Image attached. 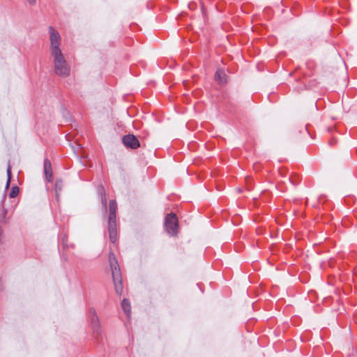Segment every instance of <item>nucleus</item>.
<instances>
[{
    "mask_svg": "<svg viewBox=\"0 0 357 357\" xmlns=\"http://www.w3.org/2000/svg\"><path fill=\"white\" fill-rule=\"evenodd\" d=\"M109 262L111 268L115 291L117 294L121 295L123 292L121 273L117 259L112 252L109 253Z\"/></svg>",
    "mask_w": 357,
    "mask_h": 357,
    "instance_id": "nucleus-1",
    "label": "nucleus"
},
{
    "mask_svg": "<svg viewBox=\"0 0 357 357\" xmlns=\"http://www.w3.org/2000/svg\"><path fill=\"white\" fill-rule=\"evenodd\" d=\"M117 210V204L115 200H111L109 205V218H108V231L109 239L112 243H115L117 241V227L116 213Z\"/></svg>",
    "mask_w": 357,
    "mask_h": 357,
    "instance_id": "nucleus-2",
    "label": "nucleus"
},
{
    "mask_svg": "<svg viewBox=\"0 0 357 357\" xmlns=\"http://www.w3.org/2000/svg\"><path fill=\"white\" fill-rule=\"evenodd\" d=\"M51 54L54 58L55 73L59 76H68L70 73V67L61 51L53 52Z\"/></svg>",
    "mask_w": 357,
    "mask_h": 357,
    "instance_id": "nucleus-3",
    "label": "nucleus"
},
{
    "mask_svg": "<svg viewBox=\"0 0 357 357\" xmlns=\"http://www.w3.org/2000/svg\"><path fill=\"white\" fill-rule=\"evenodd\" d=\"M167 232L171 236H176L178 231V219L176 214L172 213L167 215L165 220Z\"/></svg>",
    "mask_w": 357,
    "mask_h": 357,
    "instance_id": "nucleus-4",
    "label": "nucleus"
},
{
    "mask_svg": "<svg viewBox=\"0 0 357 357\" xmlns=\"http://www.w3.org/2000/svg\"><path fill=\"white\" fill-rule=\"evenodd\" d=\"M49 33L51 53L61 51L59 48L61 44V36L59 33L52 26L49 27Z\"/></svg>",
    "mask_w": 357,
    "mask_h": 357,
    "instance_id": "nucleus-5",
    "label": "nucleus"
},
{
    "mask_svg": "<svg viewBox=\"0 0 357 357\" xmlns=\"http://www.w3.org/2000/svg\"><path fill=\"white\" fill-rule=\"evenodd\" d=\"M90 312L91 314V328L93 330V334L95 336L98 337V336L101 335V334H102V329H101L99 319H98V318L96 314V312L93 309H91Z\"/></svg>",
    "mask_w": 357,
    "mask_h": 357,
    "instance_id": "nucleus-6",
    "label": "nucleus"
},
{
    "mask_svg": "<svg viewBox=\"0 0 357 357\" xmlns=\"http://www.w3.org/2000/svg\"><path fill=\"white\" fill-rule=\"evenodd\" d=\"M123 144L132 149H135L140 146L139 142L134 135H127L123 137Z\"/></svg>",
    "mask_w": 357,
    "mask_h": 357,
    "instance_id": "nucleus-7",
    "label": "nucleus"
},
{
    "mask_svg": "<svg viewBox=\"0 0 357 357\" xmlns=\"http://www.w3.org/2000/svg\"><path fill=\"white\" fill-rule=\"evenodd\" d=\"M215 80L220 84L223 85L227 83V75L222 69L217 70L215 74Z\"/></svg>",
    "mask_w": 357,
    "mask_h": 357,
    "instance_id": "nucleus-8",
    "label": "nucleus"
},
{
    "mask_svg": "<svg viewBox=\"0 0 357 357\" xmlns=\"http://www.w3.org/2000/svg\"><path fill=\"white\" fill-rule=\"evenodd\" d=\"M44 171L47 180L50 181L52 177V171L51 162L47 159L44 161Z\"/></svg>",
    "mask_w": 357,
    "mask_h": 357,
    "instance_id": "nucleus-9",
    "label": "nucleus"
},
{
    "mask_svg": "<svg viewBox=\"0 0 357 357\" xmlns=\"http://www.w3.org/2000/svg\"><path fill=\"white\" fill-rule=\"evenodd\" d=\"M121 307H122L124 313L127 316V317L130 318V314H131V307H130V303L128 299L124 298L122 301Z\"/></svg>",
    "mask_w": 357,
    "mask_h": 357,
    "instance_id": "nucleus-10",
    "label": "nucleus"
},
{
    "mask_svg": "<svg viewBox=\"0 0 357 357\" xmlns=\"http://www.w3.org/2000/svg\"><path fill=\"white\" fill-rule=\"evenodd\" d=\"M63 188V182L61 180H56L55 183V192L56 195V197L59 196V192L62 190Z\"/></svg>",
    "mask_w": 357,
    "mask_h": 357,
    "instance_id": "nucleus-11",
    "label": "nucleus"
},
{
    "mask_svg": "<svg viewBox=\"0 0 357 357\" xmlns=\"http://www.w3.org/2000/svg\"><path fill=\"white\" fill-rule=\"evenodd\" d=\"M18 192H19V188L17 187L13 188V189L10 193V197H15L17 196Z\"/></svg>",
    "mask_w": 357,
    "mask_h": 357,
    "instance_id": "nucleus-12",
    "label": "nucleus"
},
{
    "mask_svg": "<svg viewBox=\"0 0 357 357\" xmlns=\"http://www.w3.org/2000/svg\"><path fill=\"white\" fill-rule=\"evenodd\" d=\"M101 202L102 204V206H103L104 208L106 209L107 198H106L105 195H102V197H101Z\"/></svg>",
    "mask_w": 357,
    "mask_h": 357,
    "instance_id": "nucleus-13",
    "label": "nucleus"
},
{
    "mask_svg": "<svg viewBox=\"0 0 357 357\" xmlns=\"http://www.w3.org/2000/svg\"><path fill=\"white\" fill-rule=\"evenodd\" d=\"M7 174H8V183L9 181H10V166H8V167L7 169Z\"/></svg>",
    "mask_w": 357,
    "mask_h": 357,
    "instance_id": "nucleus-14",
    "label": "nucleus"
},
{
    "mask_svg": "<svg viewBox=\"0 0 357 357\" xmlns=\"http://www.w3.org/2000/svg\"><path fill=\"white\" fill-rule=\"evenodd\" d=\"M28 1V3L30 4V5H34L36 3V0H26Z\"/></svg>",
    "mask_w": 357,
    "mask_h": 357,
    "instance_id": "nucleus-15",
    "label": "nucleus"
},
{
    "mask_svg": "<svg viewBox=\"0 0 357 357\" xmlns=\"http://www.w3.org/2000/svg\"><path fill=\"white\" fill-rule=\"evenodd\" d=\"M3 285L1 280L0 279V291H3Z\"/></svg>",
    "mask_w": 357,
    "mask_h": 357,
    "instance_id": "nucleus-16",
    "label": "nucleus"
}]
</instances>
